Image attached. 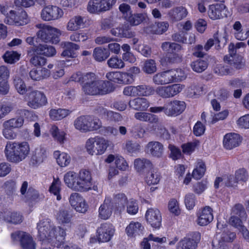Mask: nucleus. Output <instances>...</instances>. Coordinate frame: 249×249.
Wrapping results in <instances>:
<instances>
[{"mask_svg": "<svg viewBox=\"0 0 249 249\" xmlns=\"http://www.w3.org/2000/svg\"><path fill=\"white\" fill-rule=\"evenodd\" d=\"M64 180L67 186L74 191L87 192L93 187L91 174L87 169H81L78 173L69 171L65 175Z\"/></svg>", "mask_w": 249, "mask_h": 249, "instance_id": "1", "label": "nucleus"}, {"mask_svg": "<svg viewBox=\"0 0 249 249\" xmlns=\"http://www.w3.org/2000/svg\"><path fill=\"white\" fill-rule=\"evenodd\" d=\"M108 81L98 80L93 73L84 75L82 81V89L89 95L105 94L112 91Z\"/></svg>", "mask_w": 249, "mask_h": 249, "instance_id": "2", "label": "nucleus"}, {"mask_svg": "<svg viewBox=\"0 0 249 249\" xmlns=\"http://www.w3.org/2000/svg\"><path fill=\"white\" fill-rule=\"evenodd\" d=\"M30 152L29 143L23 142H8L4 149L7 160L15 163H19L28 157Z\"/></svg>", "mask_w": 249, "mask_h": 249, "instance_id": "3", "label": "nucleus"}, {"mask_svg": "<svg viewBox=\"0 0 249 249\" xmlns=\"http://www.w3.org/2000/svg\"><path fill=\"white\" fill-rule=\"evenodd\" d=\"M187 74L181 69H172L159 72L153 75V82L156 85H165L185 80Z\"/></svg>", "mask_w": 249, "mask_h": 249, "instance_id": "4", "label": "nucleus"}, {"mask_svg": "<svg viewBox=\"0 0 249 249\" xmlns=\"http://www.w3.org/2000/svg\"><path fill=\"white\" fill-rule=\"evenodd\" d=\"M109 146V141L100 136L88 139L85 143L86 152L91 156H99L105 154Z\"/></svg>", "mask_w": 249, "mask_h": 249, "instance_id": "5", "label": "nucleus"}, {"mask_svg": "<svg viewBox=\"0 0 249 249\" xmlns=\"http://www.w3.org/2000/svg\"><path fill=\"white\" fill-rule=\"evenodd\" d=\"M38 30L36 33L37 38L46 43L57 44L62 31L54 27L45 23H38L36 25Z\"/></svg>", "mask_w": 249, "mask_h": 249, "instance_id": "6", "label": "nucleus"}, {"mask_svg": "<svg viewBox=\"0 0 249 249\" xmlns=\"http://www.w3.org/2000/svg\"><path fill=\"white\" fill-rule=\"evenodd\" d=\"M38 235L40 239L51 240L53 238L63 239L65 235V232L63 229L60 227L54 228L51 226L48 220L40 221L37 225Z\"/></svg>", "mask_w": 249, "mask_h": 249, "instance_id": "7", "label": "nucleus"}, {"mask_svg": "<svg viewBox=\"0 0 249 249\" xmlns=\"http://www.w3.org/2000/svg\"><path fill=\"white\" fill-rule=\"evenodd\" d=\"M118 199L115 205V212L121 213L125 208L128 213L131 215L136 214L139 210V207L136 201L133 199L128 200L124 194H119L116 196Z\"/></svg>", "mask_w": 249, "mask_h": 249, "instance_id": "8", "label": "nucleus"}, {"mask_svg": "<svg viewBox=\"0 0 249 249\" xmlns=\"http://www.w3.org/2000/svg\"><path fill=\"white\" fill-rule=\"evenodd\" d=\"M25 100L28 106L34 109L41 107L47 103L45 95L42 92L36 90L28 92L25 96Z\"/></svg>", "mask_w": 249, "mask_h": 249, "instance_id": "9", "label": "nucleus"}, {"mask_svg": "<svg viewBox=\"0 0 249 249\" xmlns=\"http://www.w3.org/2000/svg\"><path fill=\"white\" fill-rule=\"evenodd\" d=\"M64 14L63 10L60 7L53 5L45 6L40 13L41 19L45 21L59 20Z\"/></svg>", "mask_w": 249, "mask_h": 249, "instance_id": "10", "label": "nucleus"}, {"mask_svg": "<svg viewBox=\"0 0 249 249\" xmlns=\"http://www.w3.org/2000/svg\"><path fill=\"white\" fill-rule=\"evenodd\" d=\"M4 22L9 25L22 26L29 22V18L24 11L22 10L17 13L14 10H10L6 15Z\"/></svg>", "mask_w": 249, "mask_h": 249, "instance_id": "11", "label": "nucleus"}, {"mask_svg": "<svg viewBox=\"0 0 249 249\" xmlns=\"http://www.w3.org/2000/svg\"><path fill=\"white\" fill-rule=\"evenodd\" d=\"M154 92V90L152 87L145 85L126 86L123 90V93L124 95L131 97L147 96L153 94Z\"/></svg>", "mask_w": 249, "mask_h": 249, "instance_id": "12", "label": "nucleus"}, {"mask_svg": "<svg viewBox=\"0 0 249 249\" xmlns=\"http://www.w3.org/2000/svg\"><path fill=\"white\" fill-rule=\"evenodd\" d=\"M115 232V229L112 224L104 223L97 229L96 235L99 241L107 242L111 239Z\"/></svg>", "mask_w": 249, "mask_h": 249, "instance_id": "13", "label": "nucleus"}, {"mask_svg": "<svg viewBox=\"0 0 249 249\" xmlns=\"http://www.w3.org/2000/svg\"><path fill=\"white\" fill-rule=\"evenodd\" d=\"M71 207L77 212L84 213L88 209V205L85 199L78 193H72L69 198Z\"/></svg>", "mask_w": 249, "mask_h": 249, "instance_id": "14", "label": "nucleus"}, {"mask_svg": "<svg viewBox=\"0 0 249 249\" xmlns=\"http://www.w3.org/2000/svg\"><path fill=\"white\" fill-rule=\"evenodd\" d=\"M242 142V137L239 134L230 132L223 136L222 144L225 149L231 150L239 146Z\"/></svg>", "mask_w": 249, "mask_h": 249, "instance_id": "15", "label": "nucleus"}, {"mask_svg": "<svg viewBox=\"0 0 249 249\" xmlns=\"http://www.w3.org/2000/svg\"><path fill=\"white\" fill-rule=\"evenodd\" d=\"M145 217L147 223L154 229L159 230L161 226L162 217L160 211L156 208L148 209Z\"/></svg>", "mask_w": 249, "mask_h": 249, "instance_id": "16", "label": "nucleus"}, {"mask_svg": "<svg viewBox=\"0 0 249 249\" xmlns=\"http://www.w3.org/2000/svg\"><path fill=\"white\" fill-rule=\"evenodd\" d=\"M184 102L172 100L165 104V114L168 116H176L180 114L185 109Z\"/></svg>", "mask_w": 249, "mask_h": 249, "instance_id": "17", "label": "nucleus"}, {"mask_svg": "<svg viewBox=\"0 0 249 249\" xmlns=\"http://www.w3.org/2000/svg\"><path fill=\"white\" fill-rule=\"evenodd\" d=\"M197 216V224L201 226H206L213 220V209L209 206H206L199 211Z\"/></svg>", "mask_w": 249, "mask_h": 249, "instance_id": "18", "label": "nucleus"}, {"mask_svg": "<svg viewBox=\"0 0 249 249\" xmlns=\"http://www.w3.org/2000/svg\"><path fill=\"white\" fill-rule=\"evenodd\" d=\"M13 240H19L24 249H35V244L30 235L23 231H17L11 235Z\"/></svg>", "mask_w": 249, "mask_h": 249, "instance_id": "19", "label": "nucleus"}, {"mask_svg": "<svg viewBox=\"0 0 249 249\" xmlns=\"http://www.w3.org/2000/svg\"><path fill=\"white\" fill-rule=\"evenodd\" d=\"M226 6L223 3H217L209 6L208 11L209 17L213 20L220 19L226 16Z\"/></svg>", "mask_w": 249, "mask_h": 249, "instance_id": "20", "label": "nucleus"}, {"mask_svg": "<svg viewBox=\"0 0 249 249\" xmlns=\"http://www.w3.org/2000/svg\"><path fill=\"white\" fill-rule=\"evenodd\" d=\"M145 151L153 157L160 158L163 154L164 146L158 141H151L146 145Z\"/></svg>", "mask_w": 249, "mask_h": 249, "instance_id": "21", "label": "nucleus"}, {"mask_svg": "<svg viewBox=\"0 0 249 249\" xmlns=\"http://www.w3.org/2000/svg\"><path fill=\"white\" fill-rule=\"evenodd\" d=\"M199 236V233H196L184 237L178 243L177 249H196Z\"/></svg>", "mask_w": 249, "mask_h": 249, "instance_id": "22", "label": "nucleus"}, {"mask_svg": "<svg viewBox=\"0 0 249 249\" xmlns=\"http://www.w3.org/2000/svg\"><path fill=\"white\" fill-rule=\"evenodd\" d=\"M144 231V227L137 221H131L126 227L125 232L129 238H135L142 235Z\"/></svg>", "mask_w": 249, "mask_h": 249, "instance_id": "23", "label": "nucleus"}, {"mask_svg": "<svg viewBox=\"0 0 249 249\" xmlns=\"http://www.w3.org/2000/svg\"><path fill=\"white\" fill-rule=\"evenodd\" d=\"M10 76V71L5 66L0 67V94L5 95L8 93L9 86L8 79Z\"/></svg>", "mask_w": 249, "mask_h": 249, "instance_id": "24", "label": "nucleus"}, {"mask_svg": "<svg viewBox=\"0 0 249 249\" xmlns=\"http://www.w3.org/2000/svg\"><path fill=\"white\" fill-rule=\"evenodd\" d=\"M105 162L111 163L114 162L116 168L122 171H125L128 167V165L125 160L119 155L109 154L105 160Z\"/></svg>", "mask_w": 249, "mask_h": 249, "instance_id": "25", "label": "nucleus"}, {"mask_svg": "<svg viewBox=\"0 0 249 249\" xmlns=\"http://www.w3.org/2000/svg\"><path fill=\"white\" fill-rule=\"evenodd\" d=\"M85 25L84 18L80 16H75L71 18L66 25L68 31H76Z\"/></svg>", "mask_w": 249, "mask_h": 249, "instance_id": "26", "label": "nucleus"}, {"mask_svg": "<svg viewBox=\"0 0 249 249\" xmlns=\"http://www.w3.org/2000/svg\"><path fill=\"white\" fill-rule=\"evenodd\" d=\"M113 204L109 198H106L98 210L99 217L104 220L108 219L112 214Z\"/></svg>", "mask_w": 249, "mask_h": 249, "instance_id": "27", "label": "nucleus"}, {"mask_svg": "<svg viewBox=\"0 0 249 249\" xmlns=\"http://www.w3.org/2000/svg\"><path fill=\"white\" fill-rule=\"evenodd\" d=\"M46 158V151L41 148H36L32 152L30 163L33 166H36L43 162Z\"/></svg>", "mask_w": 249, "mask_h": 249, "instance_id": "28", "label": "nucleus"}, {"mask_svg": "<svg viewBox=\"0 0 249 249\" xmlns=\"http://www.w3.org/2000/svg\"><path fill=\"white\" fill-rule=\"evenodd\" d=\"M128 104L130 108L139 111H145L150 106L149 102L146 98L140 97L130 100Z\"/></svg>", "mask_w": 249, "mask_h": 249, "instance_id": "29", "label": "nucleus"}, {"mask_svg": "<svg viewBox=\"0 0 249 249\" xmlns=\"http://www.w3.org/2000/svg\"><path fill=\"white\" fill-rule=\"evenodd\" d=\"M28 54L30 57V62L34 66H43L46 63V59L41 56L36 47L30 49Z\"/></svg>", "mask_w": 249, "mask_h": 249, "instance_id": "30", "label": "nucleus"}, {"mask_svg": "<svg viewBox=\"0 0 249 249\" xmlns=\"http://www.w3.org/2000/svg\"><path fill=\"white\" fill-rule=\"evenodd\" d=\"M53 155L57 164L61 167L68 166L71 161V156L66 152L56 150L53 152Z\"/></svg>", "mask_w": 249, "mask_h": 249, "instance_id": "31", "label": "nucleus"}, {"mask_svg": "<svg viewBox=\"0 0 249 249\" xmlns=\"http://www.w3.org/2000/svg\"><path fill=\"white\" fill-rule=\"evenodd\" d=\"M188 12L183 6L174 8L168 12V17L173 21H178L186 17Z\"/></svg>", "mask_w": 249, "mask_h": 249, "instance_id": "32", "label": "nucleus"}, {"mask_svg": "<svg viewBox=\"0 0 249 249\" xmlns=\"http://www.w3.org/2000/svg\"><path fill=\"white\" fill-rule=\"evenodd\" d=\"M49 132L53 140L59 143L63 144L66 140L67 134L66 132L60 129L56 125L52 126Z\"/></svg>", "mask_w": 249, "mask_h": 249, "instance_id": "33", "label": "nucleus"}, {"mask_svg": "<svg viewBox=\"0 0 249 249\" xmlns=\"http://www.w3.org/2000/svg\"><path fill=\"white\" fill-rule=\"evenodd\" d=\"M0 218L13 224H18L22 221V216L20 214L9 211L1 212Z\"/></svg>", "mask_w": 249, "mask_h": 249, "instance_id": "34", "label": "nucleus"}, {"mask_svg": "<svg viewBox=\"0 0 249 249\" xmlns=\"http://www.w3.org/2000/svg\"><path fill=\"white\" fill-rule=\"evenodd\" d=\"M29 75L33 80H40L49 77L51 75V71L46 68L40 70L33 69L30 71Z\"/></svg>", "mask_w": 249, "mask_h": 249, "instance_id": "35", "label": "nucleus"}, {"mask_svg": "<svg viewBox=\"0 0 249 249\" xmlns=\"http://www.w3.org/2000/svg\"><path fill=\"white\" fill-rule=\"evenodd\" d=\"M121 48L124 52L122 54L123 61L131 64L135 63L137 58L136 56L130 51V46L127 44H124Z\"/></svg>", "mask_w": 249, "mask_h": 249, "instance_id": "36", "label": "nucleus"}, {"mask_svg": "<svg viewBox=\"0 0 249 249\" xmlns=\"http://www.w3.org/2000/svg\"><path fill=\"white\" fill-rule=\"evenodd\" d=\"M88 116L77 118L73 123L75 128L81 132H88Z\"/></svg>", "mask_w": 249, "mask_h": 249, "instance_id": "37", "label": "nucleus"}, {"mask_svg": "<svg viewBox=\"0 0 249 249\" xmlns=\"http://www.w3.org/2000/svg\"><path fill=\"white\" fill-rule=\"evenodd\" d=\"M70 113V111L66 109H52L50 111L49 115L51 119L58 121L65 118Z\"/></svg>", "mask_w": 249, "mask_h": 249, "instance_id": "38", "label": "nucleus"}, {"mask_svg": "<svg viewBox=\"0 0 249 249\" xmlns=\"http://www.w3.org/2000/svg\"><path fill=\"white\" fill-rule=\"evenodd\" d=\"M37 51H39L40 54L47 57L53 56L56 53L55 48L52 46L47 44H39L36 47Z\"/></svg>", "mask_w": 249, "mask_h": 249, "instance_id": "39", "label": "nucleus"}, {"mask_svg": "<svg viewBox=\"0 0 249 249\" xmlns=\"http://www.w3.org/2000/svg\"><path fill=\"white\" fill-rule=\"evenodd\" d=\"M235 238L236 234L234 232L226 230L218 232L216 235V240L227 243L232 242Z\"/></svg>", "mask_w": 249, "mask_h": 249, "instance_id": "40", "label": "nucleus"}, {"mask_svg": "<svg viewBox=\"0 0 249 249\" xmlns=\"http://www.w3.org/2000/svg\"><path fill=\"white\" fill-rule=\"evenodd\" d=\"M61 190V182L58 178H54L51 183L49 191L50 193L56 196L57 200L61 199L60 192Z\"/></svg>", "mask_w": 249, "mask_h": 249, "instance_id": "41", "label": "nucleus"}, {"mask_svg": "<svg viewBox=\"0 0 249 249\" xmlns=\"http://www.w3.org/2000/svg\"><path fill=\"white\" fill-rule=\"evenodd\" d=\"M142 69L146 74H153L157 71V64L153 59H147L142 62Z\"/></svg>", "mask_w": 249, "mask_h": 249, "instance_id": "42", "label": "nucleus"}, {"mask_svg": "<svg viewBox=\"0 0 249 249\" xmlns=\"http://www.w3.org/2000/svg\"><path fill=\"white\" fill-rule=\"evenodd\" d=\"M135 169L137 172H142L146 168H150L152 167L151 162L145 159H137L134 161Z\"/></svg>", "mask_w": 249, "mask_h": 249, "instance_id": "43", "label": "nucleus"}, {"mask_svg": "<svg viewBox=\"0 0 249 249\" xmlns=\"http://www.w3.org/2000/svg\"><path fill=\"white\" fill-rule=\"evenodd\" d=\"M205 171L206 167L204 163L200 160H197L196 163L192 176L194 178L199 179L204 176Z\"/></svg>", "mask_w": 249, "mask_h": 249, "instance_id": "44", "label": "nucleus"}, {"mask_svg": "<svg viewBox=\"0 0 249 249\" xmlns=\"http://www.w3.org/2000/svg\"><path fill=\"white\" fill-rule=\"evenodd\" d=\"M88 132L96 131L102 127V123L97 118L88 116Z\"/></svg>", "mask_w": 249, "mask_h": 249, "instance_id": "45", "label": "nucleus"}, {"mask_svg": "<svg viewBox=\"0 0 249 249\" xmlns=\"http://www.w3.org/2000/svg\"><path fill=\"white\" fill-rule=\"evenodd\" d=\"M109 52L105 48L97 47L94 49L93 53L94 58L97 61L101 62L105 60L109 57Z\"/></svg>", "mask_w": 249, "mask_h": 249, "instance_id": "46", "label": "nucleus"}, {"mask_svg": "<svg viewBox=\"0 0 249 249\" xmlns=\"http://www.w3.org/2000/svg\"><path fill=\"white\" fill-rule=\"evenodd\" d=\"M87 9L90 14H99L102 13L100 0H89Z\"/></svg>", "mask_w": 249, "mask_h": 249, "instance_id": "47", "label": "nucleus"}, {"mask_svg": "<svg viewBox=\"0 0 249 249\" xmlns=\"http://www.w3.org/2000/svg\"><path fill=\"white\" fill-rule=\"evenodd\" d=\"M65 63L63 61L57 62L55 64V68L52 72V76L54 79L62 77L65 74L64 68Z\"/></svg>", "mask_w": 249, "mask_h": 249, "instance_id": "48", "label": "nucleus"}, {"mask_svg": "<svg viewBox=\"0 0 249 249\" xmlns=\"http://www.w3.org/2000/svg\"><path fill=\"white\" fill-rule=\"evenodd\" d=\"M57 221L61 224H67L70 222L71 216L68 210L64 209L59 210L56 215Z\"/></svg>", "mask_w": 249, "mask_h": 249, "instance_id": "49", "label": "nucleus"}, {"mask_svg": "<svg viewBox=\"0 0 249 249\" xmlns=\"http://www.w3.org/2000/svg\"><path fill=\"white\" fill-rule=\"evenodd\" d=\"M160 180V173L156 171H151L146 176L145 181L149 185H155L159 183Z\"/></svg>", "mask_w": 249, "mask_h": 249, "instance_id": "50", "label": "nucleus"}, {"mask_svg": "<svg viewBox=\"0 0 249 249\" xmlns=\"http://www.w3.org/2000/svg\"><path fill=\"white\" fill-rule=\"evenodd\" d=\"M108 66L113 69H122L124 67L125 64L122 59L117 56L110 57L107 61Z\"/></svg>", "mask_w": 249, "mask_h": 249, "instance_id": "51", "label": "nucleus"}, {"mask_svg": "<svg viewBox=\"0 0 249 249\" xmlns=\"http://www.w3.org/2000/svg\"><path fill=\"white\" fill-rule=\"evenodd\" d=\"M14 84L17 91L20 94H24L27 92V89L24 82L18 76H15Z\"/></svg>", "mask_w": 249, "mask_h": 249, "instance_id": "52", "label": "nucleus"}, {"mask_svg": "<svg viewBox=\"0 0 249 249\" xmlns=\"http://www.w3.org/2000/svg\"><path fill=\"white\" fill-rule=\"evenodd\" d=\"M168 209L173 214L178 216L181 213L178 201L176 199H171L168 204Z\"/></svg>", "mask_w": 249, "mask_h": 249, "instance_id": "53", "label": "nucleus"}, {"mask_svg": "<svg viewBox=\"0 0 249 249\" xmlns=\"http://www.w3.org/2000/svg\"><path fill=\"white\" fill-rule=\"evenodd\" d=\"M36 2L42 4L45 0H14L15 4L18 7H30L34 6Z\"/></svg>", "mask_w": 249, "mask_h": 249, "instance_id": "54", "label": "nucleus"}, {"mask_svg": "<svg viewBox=\"0 0 249 249\" xmlns=\"http://www.w3.org/2000/svg\"><path fill=\"white\" fill-rule=\"evenodd\" d=\"M24 123V120L22 118H13L4 122L3 125L7 127H10L13 129L21 127Z\"/></svg>", "mask_w": 249, "mask_h": 249, "instance_id": "55", "label": "nucleus"}, {"mask_svg": "<svg viewBox=\"0 0 249 249\" xmlns=\"http://www.w3.org/2000/svg\"><path fill=\"white\" fill-rule=\"evenodd\" d=\"M20 54L15 51L7 52L3 55L4 61L8 63H14L19 59Z\"/></svg>", "mask_w": 249, "mask_h": 249, "instance_id": "56", "label": "nucleus"}, {"mask_svg": "<svg viewBox=\"0 0 249 249\" xmlns=\"http://www.w3.org/2000/svg\"><path fill=\"white\" fill-rule=\"evenodd\" d=\"M196 203V198L194 194L188 193L184 197V204L188 210L194 209Z\"/></svg>", "mask_w": 249, "mask_h": 249, "instance_id": "57", "label": "nucleus"}, {"mask_svg": "<svg viewBox=\"0 0 249 249\" xmlns=\"http://www.w3.org/2000/svg\"><path fill=\"white\" fill-rule=\"evenodd\" d=\"M120 84H129L132 83L134 81V75L131 73L128 72L120 71Z\"/></svg>", "mask_w": 249, "mask_h": 249, "instance_id": "58", "label": "nucleus"}, {"mask_svg": "<svg viewBox=\"0 0 249 249\" xmlns=\"http://www.w3.org/2000/svg\"><path fill=\"white\" fill-rule=\"evenodd\" d=\"M192 69L196 72H201L207 68V63L202 60H197L191 63Z\"/></svg>", "mask_w": 249, "mask_h": 249, "instance_id": "59", "label": "nucleus"}, {"mask_svg": "<svg viewBox=\"0 0 249 249\" xmlns=\"http://www.w3.org/2000/svg\"><path fill=\"white\" fill-rule=\"evenodd\" d=\"M146 18L145 14H137L130 16L127 20L133 25H138L145 20Z\"/></svg>", "mask_w": 249, "mask_h": 249, "instance_id": "60", "label": "nucleus"}, {"mask_svg": "<svg viewBox=\"0 0 249 249\" xmlns=\"http://www.w3.org/2000/svg\"><path fill=\"white\" fill-rule=\"evenodd\" d=\"M169 86L170 98L173 97L182 91L185 88V85L181 84H174Z\"/></svg>", "mask_w": 249, "mask_h": 249, "instance_id": "61", "label": "nucleus"}, {"mask_svg": "<svg viewBox=\"0 0 249 249\" xmlns=\"http://www.w3.org/2000/svg\"><path fill=\"white\" fill-rule=\"evenodd\" d=\"M134 117L137 120L142 122H151L156 119L153 115L143 112H136L134 115Z\"/></svg>", "mask_w": 249, "mask_h": 249, "instance_id": "62", "label": "nucleus"}, {"mask_svg": "<svg viewBox=\"0 0 249 249\" xmlns=\"http://www.w3.org/2000/svg\"><path fill=\"white\" fill-rule=\"evenodd\" d=\"M199 144L198 141H195L191 142L184 144L182 145V152L183 153L190 155L196 149Z\"/></svg>", "mask_w": 249, "mask_h": 249, "instance_id": "63", "label": "nucleus"}, {"mask_svg": "<svg viewBox=\"0 0 249 249\" xmlns=\"http://www.w3.org/2000/svg\"><path fill=\"white\" fill-rule=\"evenodd\" d=\"M235 178L237 182H244L248 179V174L246 169L241 168L235 173Z\"/></svg>", "mask_w": 249, "mask_h": 249, "instance_id": "64", "label": "nucleus"}]
</instances>
